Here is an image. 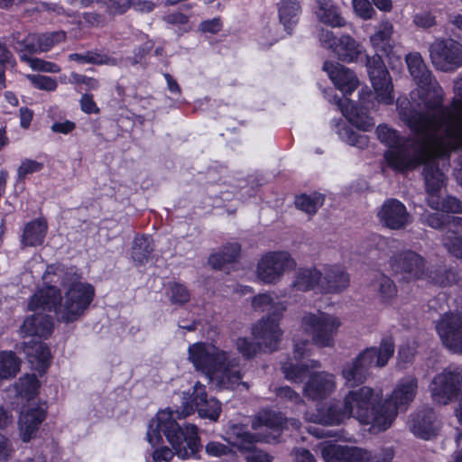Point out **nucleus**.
<instances>
[{"label":"nucleus","instance_id":"1","mask_svg":"<svg viewBox=\"0 0 462 462\" xmlns=\"http://www.w3.org/2000/svg\"><path fill=\"white\" fill-rule=\"evenodd\" d=\"M405 60L410 74L421 89L423 107L417 109L407 98H398L400 118L411 129L424 134L438 133L442 126L440 134L447 136L453 132L462 136V99H454L452 107L445 106L443 90L420 53H410Z\"/></svg>","mask_w":462,"mask_h":462},{"label":"nucleus","instance_id":"2","mask_svg":"<svg viewBox=\"0 0 462 462\" xmlns=\"http://www.w3.org/2000/svg\"><path fill=\"white\" fill-rule=\"evenodd\" d=\"M176 419H180V411H173L170 406L158 411L150 421L146 438L152 446L148 462H170L174 453L163 446L162 436H165L176 455L180 458H189L200 448L198 429L194 425L180 427Z\"/></svg>","mask_w":462,"mask_h":462},{"label":"nucleus","instance_id":"3","mask_svg":"<svg viewBox=\"0 0 462 462\" xmlns=\"http://www.w3.org/2000/svg\"><path fill=\"white\" fill-rule=\"evenodd\" d=\"M78 276L72 271L66 272L61 277V285L69 286L64 300L60 290L48 286L39 290L31 298L28 308L31 310L54 311L58 320L66 323L78 319L88 309L94 297V287L78 282Z\"/></svg>","mask_w":462,"mask_h":462},{"label":"nucleus","instance_id":"4","mask_svg":"<svg viewBox=\"0 0 462 462\" xmlns=\"http://www.w3.org/2000/svg\"><path fill=\"white\" fill-rule=\"evenodd\" d=\"M189 359L196 370L219 389H234L242 383L240 358L214 345L195 343L189 347ZM247 388L246 383H243Z\"/></svg>","mask_w":462,"mask_h":462},{"label":"nucleus","instance_id":"5","mask_svg":"<svg viewBox=\"0 0 462 462\" xmlns=\"http://www.w3.org/2000/svg\"><path fill=\"white\" fill-rule=\"evenodd\" d=\"M397 406H310L307 419L314 423L334 425L342 422L349 414L369 431L377 433L388 429L397 415Z\"/></svg>","mask_w":462,"mask_h":462},{"label":"nucleus","instance_id":"6","mask_svg":"<svg viewBox=\"0 0 462 462\" xmlns=\"http://www.w3.org/2000/svg\"><path fill=\"white\" fill-rule=\"evenodd\" d=\"M252 427L255 435L248 433L242 425L231 426L226 431V440L240 449L251 450L257 441L276 440L283 429V419L277 414H261L254 420Z\"/></svg>","mask_w":462,"mask_h":462},{"label":"nucleus","instance_id":"7","mask_svg":"<svg viewBox=\"0 0 462 462\" xmlns=\"http://www.w3.org/2000/svg\"><path fill=\"white\" fill-rule=\"evenodd\" d=\"M394 353V343L392 338H383L380 347H367L352 362L346 364L342 370L343 377L351 385L363 383L369 376V370L374 367H383Z\"/></svg>","mask_w":462,"mask_h":462},{"label":"nucleus","instance_id":"8","mask_svg":"<svg viewBox=\"0 0 462 462\" xmlns=\"http://www.w3.org/2000/svg\"><path fill=\"white\" fill-rule=\"evenodd\" d=\"M423 175L429 207L445 212L462 213V202L458 199L452 196L442 197L446 178L439 168L437 156L426 163Z\"/></svg>","mask_w":462,"mask_h":462},{"label":"nucleus","instance_id":"9","mask_svg":"<svg viewBox=\"0 0 462 462\" xmlns=\"http://www.w3.org/2000/svg\"><path fill=\"white\" fill-rule=\"evenodd\" d=\"M301 326L317 346L324 347L333 345L334 336L341 326V322L335 316L318 311L306 313L302 318Z\"/></svg>","mask_w":462,"mask_h":462},{"label":"nucleus","instance_id":"10","mask_svg":"<svg viewBox=\"0 0 462 462\" xmlns=\"http://www.w3.org/2000/svg\"><path fill=\"white\" fill-rule=\"evenodd\" d=\"M433 67L441 72H453L462 67V43L451 38H437L429 46Z\"/></svg>","mask_w":462,"mask_h":462},{"label":"nucleus","instance_id":"11","mask_svg":"<svg viewBox=\"0 0 462 462\" xmlns=\"http://www.w3.org/2000/svg\"><path fill=\"white\" fill-rule=\"evenodd\" d=\"M462 369L449 365L437 374L431 384V393L435 401L441 404L462 400Z\"/></svg>","mask_w":462,"mask_h":462},{"label":"nucleus","instance_id":"12","mask_svg":"<svg viewBox=\"0 0 462 462\" xmlns=\"http://www.w3.org/2000/svg\"><path fill=\"white\" fill-rule=\"evenodd\" d=\"M390 267L400 280L411 282L427 277L426 260L411 250H405L391 256Z\"/></svg>","mask_w":462,"mask_h":462},{"label":"nucleus","instance_id":"13","mask_svg":"<svg viewBox=\"0 0 462 462\" xmlns=\"http://www.w3.org/2000/svg\"><path fill=\"white\" fill-rule=\"evenodd\" d=\"M295 266L296 262L287 252L268 253L258 263L257 277L264 283H276L286 271Z\"/></svg>","mask_w":462,"mask_h":462},{"label":"nucleus","instance_id":"14","mask_svg":"<svg viewBox=\"0 0 462 462\" xmlns=\"http://www.w3.org/2000/svg\"><path fill=\"white\" fill-rule=\"evenodd\" d=\"M367 72L379 101L393 104V83L382 57L378 54L365 57Z\"/></svg>","mask_w":462,"mask_h":462},{"label":"nucleus","instance_id":"15","mask_svg":"<svg viewBox=\"0 0 462 462\" xmlns=\"http://www.w3.org/2000/svg\"><path fill=\"white\" fill-rule=\"evenodd\" d=\"M436 329L447 347L455 353H462V313H445Z\"/></svg>","mask_w":462,"mask_h":462},{"label":"nucleus","instance_id":"16","mask_svg":"<svg viewBox=\"0 0 462 462\" xmlns=\"http://www.w3.org/2000/svg\"><path fill=\"white\" fill-rule=\"evenodd\" d=\"M380 223L392 230L404 229L410 223V214L406 207L398 199H388L378 211Z\"/></svg>","mask_w":462,"mask_h":462},{"label":"nucleus","instance_id":"17","mask_svg":"<svg viewBox=\"0 0 462 462\" xmlns=\"http://www.w3.org/2000/svg\"><path fill=\"white\" fill-rule=\"evenodd\" d=\"M19 412V435L23 442H29L36 437L39 427L46 417V411L42 406H21Z\"/></svg>","mask_w":462,"mask_h":462},{"label":"nucleus","instance_id":"18","mask_svg":"<svg viewBox=\"0 0 462 462\" xmlns=\"http://www.w3.org/2000/svg\"><path fill=\"white\" fill-rule=\"evenodd\" d=\"M279 319H262L253 329L254 337L258 340L261 349L273 352L277 349L281 340L282 331L279 328Z\"/></svg>","mask_w":462,"mask_h":462},{"label":"nucleus","instance_id":"19","mask_svg":"<svg viewBox=\"0 0 462 462\" xmlns=\"http://www.w3.org/2000/svg\"><path fill=\"white\" fill-rule=\"evenodd\" d=\"M17 349L25 354L33 369L40 374H44L50 366L51 352L43 342L32 338L17 346Z\"/></svg>","mask_w":462,"mask_h":462},{"label":"nucleus","instance_id":"20","mask_svg":"<svg viewBox=\"0 0 462 462\" xmlns=\"http://www.w3.org/2000/svg\"><path fill=\"white\" fill-rule=\"evenodd\" d=\"M335 388L334 376L325 372L314 373L303 388L305 396L311 401H322Z\"/></svg>","mask_w":462,"mask_h":462},{"label":"nucleus","instance_id":"21","mask_svg":"<svg viewBox=\"0 0 462 462\" xmlns=\"http://www.w3.org/2000/svg\"><path fill=\"white\" fill-rule=\"evenodd\" d=\"M323 69L335 86L345 94H350L358 86V79L354 72L339 63L325 61Z\"/></svg>","mask_w":462,"mask_h":462},{"label":"nucleus","instance_id":"22","mask_svg":"<svg viewBox=\"0 0 462 462\" xmlns=\"http://www.w3.org/2000/svg\"><path fill=\"white\" fill-rule=\"evenodd\" d=\"M319 289L324 293H338L346 290L350 283L349 274L339 266L325 268L321 273Z\"/></svg>","mask_w":462,"mask_h":462},{"label":"nucleus","instance_id":"23","mask_svg":"<svg viewBox=\"0 0 462 462\" xmlns=\"http://www.w3.org/2000/svg\"><path fill=\"white\" fill-rule=\"evenodd\" d=\"M53 329V319L48 314L36 311L33 315L28 317L21 327V332L23 337H49Z\"/></svg>","mask_w":462,"mask_h":462},{"label":"nucleus","instance_id":"24","mask_svg":"<svg viewBox=\"0 0 462 462\" xmlns=\"http://www.w3.org/2000/svg\"><path fill=\"white\" fill-rule=\"evenodd\" d=\"M410 430L419 438L430 439L439 430V422L431 412L420 411L411 417L408 422Z\"/></svg>","mask_w":462,"mask_h":462},{"label":"nucleus","instance_id":"25","mask_svg":"<svg viewBox=\"0 0 462 462\" xmlns=\"http://www.w3.org/2000/svg\"><path fill=\"white\" fill-rule=\"evenodd\" d=\"M40 382L35 374H26L20 377L8 390L10 397L30 402L38 394Z\"/></svg>","mask_w":462,"mask_h":462},{"label":"nucleus","instance_id":"26","mask_svg":"<svg viewBox=\"0 0 462 462\" xmlns=\"http://www.w3.org/2000/svg\"><path fill=\"white\" fill-rule=\"evenodd\" d=\"M336 104L348 122L356 128L368 131L374 125L373 119L363 113H359L352 101L347 98L334 97Z\"/></svg>","mask_w":462,"mask_h":462},{"label":"nucleus","instance_id":"27","mask_svg":"<svg viewBox=\"0 0 462 462\" xmlns=\"http://www.w3.org/2000/svg\"><path fill=\"white\" fill-rule=\"evenodd\" d=\"M418 393V379L414 376L402 378L393 389L388 404H410Z\"/></svg>","mask_w":462,"mask_h":462},{"label":"nucleus","instance_id":"28","mask_svg":"<svg viewBox=\"0 0 462 462\" xmlns=\"http://www.w3.org/2000/svg\"><path fill=\"white\" fill-rule=\"evenodd\" d=\"M252 306L256 311L266 312L267 319H280L286 310L285 305L275 300L270 294L262 293L254 296L252 300Z\"/></svg>","mask_w":462,"mask_h":462},{"label":"nucleus","instance_id":"29","mask_svg":"<svg viewBox=\"0 0 462 462\" xmlns=\"http://www.w3.org/2000/svg\"><path fill=\"white\" fill-rule=\"evenodd\" d=\"M318 10L316 14L319 22L331 27H344L346 20L341 16L340 12L331 0H316Z\"/></svg>","mask_w":462,"mask_h":462},{"label":"nucleus","instance_id":"30","mask_svg":"<svg viewBox=\"0 0 462 462\" xmlns=\"http://www.w3.org/2000/svg\"><path fill=\"white\" fill-rule=\"evenodd\" d=\"M320 363L316 360H308L302 363L287 361L282 364V371L286 379L292 382H302L310 374V369L319 368Z\"/></svg>","mask_w":462,"mask_h":462},{"label":"nucleus","instance_id":"31","mask_svg":"<svg viewBox=\"0 0 462 462\" xmlns=\"http://www.w3.org/2000/svg\"><path fill=\"white\" fill-rule=\"evenodd\" d=\"M278 12L280 22L283 24L285 31L291 34L301 12L300 3L297 0H281L278 3Z\"/></svg>","mask_w":462,"mask_h":462},{"label":"nucleus","instance_id":"32","mask_svg":"<svg viewBox=\"0 0 462 462\" xmlns=\"http://www.w3.org/2000/svg\"><path fill=\"white\" fill-rule=\"evenodd\" d=\"M332 51L338 60L345 62H352L362 54L360 45L350 35L341 36Z\"/></svg>","mask_w":462,"mask_h":462},{"label":"nucleus","instance_id":"33","mask_svg":"<svg viewBox=\"0 0 462 462\" xmlns=\"http://www.w3.org/2000/svg\"><path fill=\"white\" fill-rule=\"evenodd\" d=\"M321 273L316 268H300L295 272L291 287L300 291L313 290L319 287Z\"/></svg>","mask_w":462,"mask_h":462},{"label":"nucleus","instance_id":"34","mask_svg":"<svg viewBox=\"0 0 462 462\" xmlns=\"http://www.w3.org/2000/svg\"><path fill=\"white\" fill-rule=\"evenodd\" d=\"M46 232L47 223L45 220H33L24 226L21 242L24 246L40 245L44 240Z\"/></svg>","mask_w":462,"mask_h":462},{"label":"nucleus","instance_id":"35","mask_svg":"<svg viewBox=\"0 0 462 462\" xmlns=\"http://www.w3.org/2000/svg\"><path fill=\"white\" fill-rule=\"evenodd\" d=\"M383 393L380 390L375 393L368 386H363L350 391L345 397L344 404H380Z\"/></svg>","mask_w":462,"mask_h":462},{"label":"nucleus","instance_id":"36","mask_svg":"<svg viewBox=\"0 0 462 462\" xmlns=\"http://www.w3.org/2000/svg\"><path fill=\"white\" fill-rule=\"evenodd\" d=\"M153 251L154 245L151 236H136L133 242L131 256L136 264L142 265L149 261Z\"/></svg>","mask_w":462,"mask_h":462},{"label":"nucleus","instance_id":"37","mask_svg":"<svg viewBox=\"0 0 462 462\" xmlns=\"http://www.w3.org/2000/svg\"><path fill=\"white\" fill-rule=\"evenodd\" d=\"M241 247L237 243H229L223 246L217 253L212 254L208 258V263L214 269H222L226 263L236 261Z\"/></svg>","mask_w":462,"mask_h":462},{"label":"nucleus","instance_id":"38","mask_svg":"<svg viewBox=\"0 0 462 462\" xmlns=\"http://www.w3.org/2000/svg\"><path fill=\"white\" fill-rule=\"evenodd\" d=\"M426 276L425 280L439 286L452 285L457 282L459 279L458 273L455 270L447 269L441 266L430 271L427 270Z\"/></svg>","mask_w":462,"mask_h":462},{"label":"nucleus","instance_id":"39","mask_svg":"<svg viewBox=\"0 0 462 462\" xmlns=\"http://www.w3.org/2000/svg\"><path fill=\"white\" fill-rule=\"evenodd\" d=\"M21 367V360L13 352L0 353V380L14 377Z\"/></svg>","mask_w":462,"mask_h":462},{"label":"nucleus","instance_id":"40","mask_svg":"<svg viewBox=\"0 0 462 462\" xmlns=\"http://www.w3.org/2000/svg\"><path fill=\"white\" fill-rule=\"evenodd\" d=\"M165 290L166 296L172 305L182 306L190 300V291L182 283L169 282Z\"/></svg>","mask_w":462,"mask_h":462},{"label":"nucleus","instance_id":"41","mask_svg":"<svg viewBox=\"0 0 462 462\" xmlns=\"http://www.w3.org/2000/svg\"><path fill=\"white\" fill-rule=\"evenodd\" d=\"M393 32V24L387 20L382 21L377 27L376 32L371 35L370 41L374 47L380 48L383 51H387V49L391 47L390 42Z\"/></svg>","mask_w":462,"mask_h":462},{"label":"nucleus","instance_id":"42","mask_svg":"<svg viewBox=\"0 0 462 462\" xmlns=\"http://www.w3.org/2000/svg\"><path fill=\"white\" fill-rule=\"evenodd\" d=\"M66 33L63 31L46 32L40 35L36 34L35 43L37 52L48 51L54 45L64 42Z\"/></svg>","mask_w":462,"mask_h":462},{"label":"nucleus","instance_id":"43","mask_svg":"<svg viewBox=\"0 0 462 462\" xmlns=\"http://www.w3.org/2000/svg\"><path fill=\"white\" fill-rule=\"evenodd\" d=\"M340 138L352 146L364 149L368 145V137L355 131L351 125H344L338 129Z\"/></svg>","mask_w":462,"mask_h":462},{"label":"nucleus","instance_id":"44","mask_svg":"<svg viewBox=\"0 0 462 462\" xmlns=\"http://www.w3.org/2000/svg\"><path fill=\"white\" fill-rule=\"evenodd\" d=\"M323 201L324 198L320 194H313L310 196L302 194L296 198L295 205L298 208L308 214H314L323 204Z\"/></svg>","mask_w":462,"mask_h":462},{"label":"nucleus","instance_id":"45","mask_svg":"<svg viewBox=\"0 0 462 462\" xmlns=\"http://www.w3.org/2000/svg\"><path fill=\"white\" fill-rule=\"evenodd\" d=\"M20 33L14 32L12 34V45L17 51H28L29 53H37L36 34H29L23 39H20Z\"/></svg>","mask_w":462,"mask_h":462},{"label":"nucleus","instance_id":"46","mask_svg":"<svg viewBox=\"0 0 462 462\" xmlns=\"http://www.w3.org/2000/svg\"><path fill=\"white\" fill-rule=\"evenodd\" d=\"M21 59L26 61L33 69L42 70L46 72H59L60 67L52 62L45 61L38 58H31L25 54L21 56Z\"/></svg>","mask_w":462,"mask_h":462},{"label":"nucleus","instance_id":"47","mask_svg":"<svg viewBox=\"0 0 462 462\" xmlns=\"http://www.w3.org/2000/svg\"><path fill=\"white\" fill-rule=\"evenodd\" d=\"M375 286L384 300L390 299L396 294V287L393 282L384 275H381L375 282Z\"/></svg>","mask_w":462,"mask_h":462},{"label":"nucleus","instance_id":"48","mask_svg":"<svg viewBox=\"0 0 462 462\" xmlns=\"http://www.w3.org/2000/svg\"><path fill=\"white\" fill-rule=\"evenodd\" d=\"M236 348L246 359L254 357L257 351L261 349L258 343L254 344L253 340L246 337H239L236 340Z\"/></svg>","mask_w":462,"mask_h":462},{"label":"nucleus","instance_id":"49","mask_svg":"<svg viewBox=\"0 0 462 462\" xmlns=\"http://www.w3.org/2000/svg\"><path fill=\"white\" fill-rule=\"evenodd\" d=\"M107 12L112 15L125 14L133 5V0H104Z\"/></svg>","mask_w":462,"mask_h":462},{"label":"nucleus","instance_id":"50","mask_svg":"<svg viewBox=\"0 0 462 462\" xmlns=\"http://www.w3.org/2000/svg\"><path fill=\"white\" fill-rule=\"evenodd\" d=\"M413 23L419 28L428 30L437 25V20L430 12L422 11L414 14Z\"/></svg>","mask_w":462,"mask_h":462},{"label":"nucleus","instance_id":"51","mask_svg":"<svg viewBox=\"0 0 462 462\" xmlns=\"http://www.w3.org/2000/svg\"><path fill=\"white\" fill-rule=\"evenodd\" d=\"M353 7L356 14L365 20L371 19L375 13L368 0H353Z\"/></svg>","mask_w":462,"mask_h":462},{"label":"nucleus","instance_id":"52","mask_svg":"<svg viewBox=\"0 0 462 462\" xmlns=\"http://www.w3.org/2000/svg\"><path fill=\"white\" fill-rule=\"evenodd\" d=\"M29 79L33 84V86L39 89L51 91L57 88L56 80L51 79V77L42 75H33L29 76Z\"/></svg>","mask_w":462,"mask_h":462},{"label":"nucleus","instance_id":"53","mask_svg":"<svg viewBox=\"0 0 462 462\" xmlns=\"http://www.w3.org/2000/svg\"><path fill=\"white\" fill-rule=\"evenodd\" d=\"M448 217L439 213H427L422 216V222L432 228L442 229L447 225Z\"/></svg>","mask_w":462,"mask_h":462},{"label":"nucleus","instance_id":"54","mask_svg":"<svg viewBox=\"0 0 462 462\" xmlns=\"http://www.w3.org/2000/svg\"><path fill=\"white\" fill-rule=\"evenodd\" d=\"M43 165L33 160H24L18 169V179L23 180L26 175L40 171Z\"/></svg>","mask_w":462,"mask_h":462},{"label":"nucleus","instance_id":"55","mask_svg":"<svg viewBox=\"0 0 462 462\" xmlns=\"http://www.w3.org/2000/svg\"><path fill=\"white\" fill-rule=\"evenodd\" d=\"M206 452L208 456L220 457L223 456H233L229 447L217 441H211L206 445Z\"/></svg>","mask_w":462,"mask_h":462},{"label":"nucleus","instance_id":"56","mask_svg":"<svg viewBox=\"0 0 462 462\" xmlns=\"http://www.w3.org/2000/svg\"><path fill=\"white\" fill-rule=\"evenodd\" d=\"M69 81L77 85H85L86 90H94L99 87L98 80L94 78H89L85 75L72 73Z\"/></svg>","mask_w":462,"mask_h":462},{"label":"nucleus","instance_id":"57","mask_svg":"<svg viewBox=\"0 0 462 462\" xmlns=\"http://www.w3.org/2000/svg\"><path fill=\"white\" fill-rule=\"evenodd\" d=\"M276 396L281 402H291L298 403L301 401L300 394L289 386L278 388L276 390Z\"/></svg>","mask_w":462,"mask_h":462},{"label":"nucleus","instance_id":"58","mask_svg":"<svg viewBox=\"0 0 462 462\" xmlns=\"http://www.w3.org/2000/svg\"><path fill=\"white\" fill-rule=\"evenodd\" d=\"M444 245L457 258H462V236H452L446 239Z\"/></svg>","mask_w":462,"mask_h":462},{"label":"nucleus","instance_id":"59","mask_svg":"<svg viewBox=\"0 0 462 462\" xmlns=\"http://www.w3.org/2000/svg\"><path fill=\"white\" fill-rule=\"evenodd\" d=\"M70 60H75L81 63L101 64L103 60L97 53L88 51L85 54L72 53L69 56Z\"/></svg>","mask_w":462,"mask_h":462},{"label":"nucleus","instance_id":"60","mask_svg":"<svg viewBox=\"0 0 462 462\" xmlns=\"http://www.w3.org/2000/svg\"><path fill=\"white\" fill-rule=\"evenodd\" d=\"M319 40L323 47L331 49L332 51L338 42V39H337L331 31L322 27L319 30Z\"/></svg>","mask_w":462,"mask_h":462},{"label":"nucleus","instance_id":"61","mask_svg":"<svg viewBox=\"0 0 462 462\" xmlns=\"http://www.w3.org/2000/svg\"><path fill=\"white\" fill-rule=\"evenodd\" d=\"M185 404H208L207 393L204 385L197 383L194 386L193 393L191 394L190 403L186 402Z\"/></svg>","mask_w":462,"mask_h":462},{"label":"nucleus","instance_id":"62","mask_svg":"<svg viewBox=\"0 0 462 462\" xmlns=\"http://www.w3.org/2000/svg\"><path fill=\"white\" fill-rule=\"evenodd\" d=\"M81 110L87 114H98L99 108L93 99V95L85 93L80 99Z\"/></svg>","mask_w":462,"mask_h":462},{"label":"nucleus","instance_id":"63","mask_svg":"<svg viewBox=\"0 0 462 462\" xmlns=\"http://www.w3.org/2000/svg\"><path fill=\"white\" fill-rule=\"evenodd\" d=\"M198 412L200 418L216 421L218 419L221 411L219 406H199Z\"/></svg>","mask_w":462,"mask_h":462},{"label":"nucleus","instance_id":"64","mask_svg":"<svg viewBox=\"0 0 462 462\" xmlns=\"http://www.w3.org/2000/svg\"><path fill=\"white\" fill-rule=\"evenodd\" d=\"M156 6L157 5L151 0H133L131 7L138 13L149 14L152 12Z\"/></svg>","mask_w":462,"mask_h":462}]
</instances>
